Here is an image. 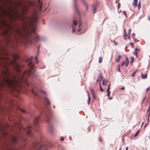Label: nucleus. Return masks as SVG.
<instances>
[{"mask_svg":"<svg viewBox=\"0 0 150 150\" xmlns=\"http://www.w3.org/2000/svg\"><path fill=\"white\" fill-rule=\"evenodd\" d=\"M121 56L120 55H118L116 59L115 60L117 62H120L121 58Z\"/></svg>","mask_w":150,"mask_h":150,"instance_id":"18","label":"nucleus"},{"mask_svg":"<svg viewBox=\"0 0 150 150\" xmlns=\"http://www.w3.org/2000/svg\"><path fill=\"white\" fill-rule=\"evenodd\" d=\"M87 92L88 96V100L87 101V103L88 105H89L90 104V100H91V97L89 95L88 91H87Z\"/></svg>","mask_w":150,"mask_h":150,"instance_id":"17","label":"nucleus"},{"mask_svg":"<svg viewBox=\"0 0 150 150\" xmlns=\"http://www.w3.org/2000/svg\"><path fill=\"white\" fill-rule=\"evenodd\" d=\"M92 96H93V97L94 98H95V99H96V96H95V94H93L92 95Z\"/></svg>","mask_w":150,"mask_h":150,"instance_id":"38","label":"nucleus"},{"mask_svg":"<svg viewBox=\"0 0 150 150\" xmlns=\"http://www.w3.org/2000/svg\"><path fill=\"white\" fill-rule=\"evenodd\" d=\"M131 63H132L134 61V58L133 57H131Z\"/></svg>","mask_w":150,"mask_h":150,"instance_id":"28","label":"nucleus"},{"mask_svg":"<svg viewBox=\"0 0 150 150\" xmlns=\"http://www.w3.org/2000/svg\"><path fill=\"white\" fill-rule=\"evenodd\" d=\"M99 141L101 142H102V141L101 140V138L100 137H99Z\"/></svg>","mask_w":150,"mask_h":150,"instance_id":"43","label":"nucleus"},{"mask_svg":"<svg viewBox=\"0 0 150 150\" xmlns=\"http://www.w3.org/2000/svg\"><path fill=\"white\" fill-rule=\"evenodd\" d=\"M21 111L22 112H25V111L24 110H22V109H21Z\"/></svg>","mask_w":150,"mask_h":150,"instance_id":"50","label":"nucleus"},{"mask_svg":"<svg viewBox=\"0 0 150 150\" xmlns=\"http://www.w3.org/2000/svg\"><path fill=\"white\" fill-rule=\"evenodd\" d=\"M64 138L63 137H61V140L62 141H64Z\"/></svg>","mask_w":150,"mask_h":150,"instance_id":"41","label":"nucleus"},{"mask_svg":"<svg viewBox=\"0 0 150 150\" xmlns=\"http://www.w3.org/2000/svg\"><path fill=\"white\" fill-rule=\"evenodd\" d=\"M22 19L26 24H29L31 25H33L37 20V17L35 15H32L31 17L24 16Z\"/></svg>","mask_w":150,"mask_h":150,"instance_id":"4","label":"nucleus"},{"mask_svg":"<svg viewBox=\"0 0 150 150\" xmlns=\"http://www.w3.org/2000/svg\"><path fill=\"white\" fill-rule=\"evenodd\" d=\"M123 13L124 14V15H125V16L126 17L127 16V14H126L125 11H123Z\"/></svg>","mask_w":150,"mask_h":150,"instance_id":"39","label":"nucleus"},{"mask_svg":"<svg viewBox=\"0 0 150 150\" xmlns=\"http://www.w3.org/2000/svg\"><path fill=\"white\" fill-rule=\"evenodd\" d=\"M74 0V2L75 3V2H76V0ZM74 8H75V9H76V4H75V5L74 6Z\"/></svg>","mask_w":150,"mask_h":150,"instance_id":"40","label":"nucleus"},{"mask_svg":"<svg viewBox=\"0 0 150 150\" xmlns=\"http://www.w3.org/2000/svg\"><path fill=\"white\" fill-rule=\"evenodd\" d=\"M81 23H80V24H79V29H78V32H80V31H81V28H80L81 27Z\"/></svg>","mask_w":150,"mask_h":150,"instance_id":"27","label":"nucleus"},{"mask_svg":"<svg viewBox=\"0 0 150 150\" xmlns=\"http://www.w3.org/2000/svg\"><path fill=\"white\" fill-rule=\"evenodd\" d=\"M42 93H45V91H42Z\"/></svg>","mask_w":150,"mask_h":150,"instance_id":"59","label":"nucleus"},{"mask_svg":"<svg viewBox=\"0 0 150 150\" xmlns=\"http://www.w3.org/2000/svg\"><path fill=\"white\" fill-rule=\"evenodd\" d=\"M38 5L40 7V11H41L42 8V3L40 2V0H38Z\"/></svg>","mask_w":150,"mask_h":150,"instance_id":"14","label":"nucleus"},{"mask_svg":"<svg viewBox=\"0 0 150 150\" xmlns=\"http://www.w3.org/2000/svg\"><path fill=\"white\" fill-rule=\"evenodd\" d=\"M133 53H134V54H135V55L136 56V57L137 58L138 57V52H135Z\"/></svg>","mask_w":150,"mask_h":150,"instance_id":"34","label":"nucleus"},{"mask_svg":"<svg viewBox=\"0 0 150 150\" xmlns=\"http://www.w3.org/2000/svg\"><path fill=\"white\" fill-rule=\"evenodd\" d=\"M138 1V0H134V1L132 2V4L135 7L137 6Z\"/></svg>","mask_w":150,"mask_h":150,"instance_id":"16","label":"nucleus"},{"mask_svg":"<svg viewBox=\"0 0 150 150\" xmlns=\"http://www.w3.org/2000/svg\"><path fill=\"white\" fill-rule=\"evenodd\" d=\"M110 93H108L107 96L108 97H109L110 96Z\"/></svg>","mask_w":150,"mask_h":150,"instance_id":"47","label":"nucleus"},{"mask_svg":"<svg viewBox=\"0 0 150 150\" xmlns=\"http://www.w3.org/2000/svg\"><path fill=\"white\" fill-rule=\"evenodd\" d=\"M35 59L36 60V63H38V62L37 60L38 57L37 56H36L35 57Z\"/></svg>","mask_w":150,"mask_h":150,"instance_id":"36","label":"nucleus"},{"mask_svg":"<svg viewBox=\"0 0 150 150\" xmlns=\"http://www.w3.org/2000/svg\"><path fill=\"white\" fill-rule=\"evenodd\" d=\"M143 123H143H142V125Z\"/></svg>","mask_w":150,"mask_h":150,"instance_id":"60","label":"nucleus"},{"mask_svg":"<svg viewBox=\"0 0 150 150\" xmlns=\"http://www.w3.org/2000/svg\"><path fill=\"white\" fill-rule=\"evenodd\" d=\"M120 6H121L120 4V3H119L117 4V8H118V9H119L120 8Z\"/></svg>","mask_w":150,"mask_h":150,"instance_id":"33","label":"nucleus"},{"mask_svg":"<svg viewBox=\"0 0 150 150\" xmlns=\"http://www.w3.org/2000/svg\"><path fill=\"white\" fill-rule=\"evenodd\" d=\"M49 117H47L46 118V120L47 122H49Z\"/></svg>","mask_w":150,"mask_h":150,"instance_id":"44","label":"nucleus"},{"mask_svg":"<svg viewBox=\"0 0 150 150\" xmlns=\"http://www.w3.org/2000/svg\"><path fill=\"white\" fill-rule=\"evenodd\" d=\"M8 11L9 12H11L15 13L16 16V17H15V18H16V19L18 18L21 17V16L19 13L18 12L14 11L12 8L8 9ZM9 16L10 17V18H11L12 19H13L15 18L14 16L10 14H9Z\"/></svg>","mask_w":150,"mask_h":150,"instance_id":"7","label":"nucleus"},{"mask_svg":"<svg viewBox=\"0 0 150 150\" xmlns=\"http://www.w3.org/2000/svg\"><path fill=\"white\" fill-rule=\"evenodd\" d=\"M75 31V29H73V30H72V32H74Z\"/></svg>","mask_w":150,"mask_h":150,"instance_id":"52","label":"nucleus"},{"mask_svg":"<svg viewBox=\"0 0 150 150\" xmlns=\"http://www.w3.org/2000/svg\"><path fill=\"white\" fill-rule=\"evenodd\" d=\"M149 90V87L148 88H147V89H146V92H147Z\"/></svg>","mask_w":150,"mask_h":150,"instance_id":"46","label":"nucleus"},{"mask_svg":"<svg viewBox=\"0 0 150 150\" xmlns=\"http://www.w3.org/2000/svg\"><path fill=\"white\" fill-rule=\"evenodd\" d=\"M40 115L39 116H37L36 118H35L34 121L33 122V125L35 127V129H36V127H35L37 125V124L38 123V121L39 118L40 117Z\"/></svg>","mask_w":150,"mask_h":150,"instance_id":"9","label":"nucleus"},{"mask_svg":"<svg viewBox=\"0 0 150 150\" xmlns=\"http://www.w3.org/2000/svg\"><path fill=\"white\" fill-rule=\"evenodd\" d=\"M110 83H109L108 86H109V88L110 89Z\"/></svg>","mask_w":150,"mask_h":150,"instance_id":"58","label":"nucleus"},{"mask_svg":"<svg viewBox=\"0 0 150 150\" xmlns=\"http://www.w3.org/2000/svg\"><path fill=\"white\" fill-rule=\"evenodd\" d=\"M119 150H121L120 149H119Z\"/></svg>","mask_w":150,"mask_h":150,"instance_id":"61","label":"nucleus"},{"mask_svg":"<svg viewBox=\"0 0 150 150\" xmlns=\"http://www.w3.org/2000/svg\"><path fill=\"white\" fill-rule=\"evenodd\" d=\"M109 99L110 100L112 99V98L110 97V98H109Z\"/></svg>","mask_w":150,"mask_h":150,"instance_id":"57","label":"nucleus"},{"mask_svg":"<svg viewBox=\"0 0 150 150\" xmlns=\"http://www.w3.org/2000/svg\"><path fill=\"white\" fill-rule=\"evenodd\" d=\"M128 147H127L126 148V150H128Z\"/></svg>","mask_w":150,"mask_h":150,"instance_id":"54","label":"nucleus"},{"mask_svg":"<svg viewBox=\"0 0 150 150\" xmlns=\"http://www.w3.org/2000/svg\"><path fill=\"white\" fill-rule=\"evenodd\" d=\"M3 25L6 27L11 29L13 31V34L15 37V42H18L20 41L21 43L26 44L27 43H32L33 40H37L39 37L35 34V29H32V33L34 34L33 35L31 33H27L25 32H22L21 29L18 28H13V27L10 26L9 25L7 24L5 22H3Z\"/></svg>","mask_w":150,"mask_h":150,"instance_id":"2","label":"nucleus"},{"mask_svg":"<svg viewBox=\"0 0 150 150\" xmlns=\"http://www.w3.org/2000/svg\"><path fill=\"white\" fill-rule=\"evenodd\" d=\"M84 4L86 8V10H87L88 9V6H87V4L84 1V0H81Z\"/></svg>","mask_w":150,"mask_h":150,"instance_id":"20","label":"nucleus"},{"mask_svg":"<svg viewBox=\"0 0 150 150\" xmlns=\"http://www.w3.org/2000/svg\"><path fill=\"white\" fill-rule=\"evenodd\" d=\"M131 29H129L128 30V33L129 35H130V34L131 33Z\"/></svg>","mask_w":150,"mask_h":150,"instance_id":"35","label":"nucleus"},{"mask_svg":"<svg viewBox=\"0 0 150 150\" xmlns=\"http://www.w3.org/2000/svg\"><path fill=\"white\" fill-rule=\"evenodd\" d=\"M6 34H8V30H6Z\"/></svg>","mask_w":150,"mask_h":150,"instance_id":"55","label":"nucleus"},{"mask_svg":"<svg viewBox=\"0 0 150 150\" xmlns=\"http://www.w3.org/2000/svg\"><path fill=\"white\" fill-rule=\"evenodd\" d=\"M137 71V70L134 72L132 75V76L133 77L135 76V74Z\"/></svg>","mask_w":150,"mask_h":150,"instance_id":"32","label":"nucleus"},{"mask_svg":"<svg viewBox=\"0 0 150 150\" xmlns=\"http://www.w3.org/2000/svg\"><path fill=\"white\" fill-rule=\"evenodd\" d=\"M32 92L34 94L35 96L37 95V94L33 90H32Z\"/></svg>","mask_w":150,"mask_h":150,"instance_id":"37","label":"nucleus"},{"mask_svg":"<svg viewBox=\"0 0 150 150\" xmlns=\"http://www.w3.org/2000/svg\"><path fill=\"white\" fill-rule=\"evenodd\" d=\"M99 86H100V91L101 92H102L103 91V88H102L101 86V83H99Z\"/></svg>","mask_w":150,"mask_h":150,"instance_id":"23","label":"nucleus"},{"mask_svg":"<svg viewBox=\"0 0 150 150\" xmlns=\"http://www.w3.org/2000/svg\"><path fill=\"white\" fill-rule=\"evenodd\" d=\"M77 21H76V20H74V25H77Z\"/></svg>","mask_w":150,"mask_h":150,"instance_id":"31","label":"nucleus"},{"mask_svg":"<svg viewBox=\"0 0 150 150\" xmlns=\"http://www.w3.org/2000/svg\"><path fill=\"white\" fill-rule=\"evenodd\" d=\"M93 12L94 13H95L96 12V8L95 6H93Z\"/></svg>","mask_w":150,"mask_h":150,"instance_id":"21","label":"nucleus"},{"mask_svg":"<svg viewBox=\"0 0 150 150\" xmlns=\"http://www.w3.org/2000/svg\"><path fill=\"white\" fill-rule=\"evenodd\" d=\"M103 79L102 75L101 73H100L99 76L98 77L97 79L96 80L97 82H100Z\"/></svg>","mask_w":150,"mask_h":150,"instance_id":"12","label":"nucleus"},{"mask_svg":"<svg viewBox=\"0 0 150 150\" xmlns=\"http://www.w3.org/2000/svg\"><path fill=\"white\" fill-rule=\"evenodd\" d=\"M148 19L150 21V17H148Z\"/></svg>","mask_w":150,"mask_h":150,"instance_id":"53","label":"nucleus"},{"mask_svg":"<svg viewBox=\"0 0 150 150\" xmlns=\"http://www.w3.org/2000/svg\"><path fill=\"white\" fill-rule=\"evenodd\" d=\"M103 60V58L102 57H100L99 59V63H101L102 62Z\"/></svg>","mask_w":150,"mask_h":150,"instance_id":"24","label":"nucleus"},{"mask_svg":"<svg viewBox=\"0 0 150 150\" xmlns=\"http://www.w3.org/2000/svg\"><path fill=\"white\" fill-rule=\"evenodd\" d=\"M125 89V88L124 87H122L121 88V89Z\"/></svg>","mask_w":150,"mask_h":150,"instance_id":"56","label":"nucleus"},{"mask_svg":"<svg viewBox=\"0 0 150 150\" xmlns=\"http://www.w3.org/2000/svg\"><path fill=\"white\" fill-rule=\"evenodd\" d=\"M113 42L115 43V45H116L117 44V43L115 41H113Z\"/></svg>","mask_w":150,"mask_h":150,"instance_id":"45","label":"nucleus"},{"mask_svg":"<svg viewBox=\"0 0 150 150\" xmlns=\"http://www.w3.org/2000/svg\"><path fill=\"white\" fill-rule=\"evenodd\" d=\"M120 66L119 65L118 67V69H117V71L119 72H120Z\"/></svg>","mask_w":150,"mask_h":150,"instance_id":"42","label":"nucleus"},{"mask_svg":"<svg viewBox=\"0 0 150 150\" xmlns=\"http://www.w3.org/2000/svg\"><path fill=\"white\" fill-rule=\"evenodd\" d=\"M48 143L45 144L43 143H39L38 142L33 143L31 147L29 149V150H46L49 148Z\"/></svg>","mask_w":150,"mask_h":150,"instance_id":"3","label":"nucleus"},{"mask_svg":"<svg viewBox=\"0 0 150 150\" xmlns=\"http://www.w3.org/2000/svg\"><path fill=\"white\" fill-rule=\"evenodd\" d=\"M110 89L109 88V86H108L107 90V93H110L111 92L110 91Z\"/></svg>","mask_w":150,"mask_h":150,"instance_id":"29","label":"nucleus"},{"mask_svg":"<svg viewBox=\"0 0 150 150\" xmlns=\"http://www.w3.org/2000/svg\"><path fill=\"white\" fill-rule=\"evenodd\" d=\"M31 127L30 126L29 127H27L26 129H24V130L25 132H26V134L27 135H31L32 133L31 132V131L30 129L28 130V128Z\"/></svg>","mask_w":150,"mask_h":150,"instance_id":"11","label":"nucleus"},{"mask_svg":"<svg viewBox=\"0 0 150 150\" xmlns=\"http://www.w3.org/2000/svg\"><path fill=\"white\" fill-rule=\"evenodd\" d=\"M135 52H136V51H139V49H137V48H135Z\"/></svg>","mask_w":150,"mask_h":150,"instance_id":"48","label":"nucleus"},{"mask_svg":"<svg viewBox=\"0 0 150 150\" xmlns=\"http://www.w3.org/2000/svg\"><path fill=\"white\" fill-rule=\"evenodd\" d=\"M147 73H146L144 75H143L142 73V74L141 77L143 79H146L147 77Z\"/></svg>","mask_w":150,"mask_h":150,"instance_id":"19","label":"nucleus"},{"mask_svg":"<svg viewBox=\"0 0 150 150\" xmlns=\"http://www.w3.org/2000/svg\"><path fill=\"white\" fill-rule=\"evenodd\" d=\"M149 112V115H148V120L149 119V116L150 115V105H149V109L147 110V112Z\"/></svg>","mask_w":150,"mask_h":150,"instance_id":"25","label":"nucleus"},{"mask_svg":"<svg viewBox=\"0 0 150 150\" xmlns=\"http://www.w3.org/2000/svg\"><path fill=\"white\" fill-rule=\"evenodd\" d=\"M138 134L137 133H136L134 135V137H136V136H137V135H138Z\"/></svg>","mask_w":150,"mask_h":150,"instance_id":"49","label":"nucleus"},{"mask_svg":"<svg viewBox=\"0 0 150 150\" xmlns=\"http://www.w3.org/2000/svg\"><path fill=\"white\" fill-rule=\"evenodd\" d=\"M13 59L8 61L5 63V70L2 72V77L0 79V90H8L10 91L16 90L17 88H21L23 86H28L27 78L31 74L33 77L37 76L34 70V65L32 61V57L28 58L26 62L28 63L29 69L25 71L20 74L21 66L16 61L19 56L13 54Z\"/></svg>","mask_w":150,"mask_h":150,"instance_id":"1","label":"nucleus"},{"mask_svg":"<svg viewBox=\"0 0 150 150\" xmlns=\"http://www.w3.org/2000/svg\"><path fill=\"white\" fill-rule=\"evenodd\" d=\"M15 5L17 6H22V12L23 15L25 14V12L28 10V8L27 6L25 5H23V2L21 1H18L17 3H15Z\"/></svg>","mask_w":150,"mask_h":150,"instance_id":"6","label":"nucleus"},{"mask_svg":"<svg viewBox=\"0 0 150 150\" xmlns=\"http://www.w3.org/2000/svg\"><path fill=\"white\" fill-rule=\"evenodd\" d=\"M126 58V61H123L122 62V64H121V66H123L124 64H125V66L126 67H127L128 66L129 63V61L128 60V57H125Z\"/></svg>","mask_w":150,"mask_h":150,"instance_id":"8","label":"nucleus"},{"mask_svg":"<svg viewBox=\"0 0 150 150\" xmlns=\"http://www.w3.org/2000/svg\"><path fill=\"white\" fill-rule=\"evenodd\" d=\"M2 150H18V149L14 147H9L6 146Z\"/></svg>","mask_w":150,"mask_h":150,"instance_id":"10","label":"nucleus"},{"mask_svg":"<svg viewBox=\"0 0 150 150\" xmlns=\"http://www.w3.org/2000/svg\"><path fill=\"white\" fill-rule=\"evenodd\" d=\"M124 38L126 40L130 39V35H127L126 34L125 30Z\"/></svg>","mask_w":150,"mask_h":150,"instance_id":"13","label":"nucleus"},{"mask_svg":"<svg viewBox=\"0 0 150 150\" xmlns=\"http://www.w3.org/2000/svg\"><path fill=\"white\" fill-rule=\"evenodd\" d=\"M139 129L137 131V132H136V133H137V134H138V133H139Z\"/></svg>","mask_w":150,"mask_h":150,"instance_id":"51","label":"nucleus"},{"mask_svg":"<svg viewBox=\"0 0 150 150\" xmlns=\"http://www.w3.org/2000/svg\"><path fill=\"white\" fill-rule=\"evenodd\" d=\"M90 91H91V93L92 95L95 94L94 93V90L93 89H90Z\"/></svg>","mask_w":150,"mask_h":150,"instance_id":"26","label":"nucleus"},{"mask_svg":"<svg viewBox=\"0 0 150 150\" xmlns=\"http://www.w3.org/2000/svg\"><path fill=\"white\" fill-rule=\"evenodd\" d=\"M44 99L47 105H50L51 104V103L49 100L48 99L47 97H45L44 98Z\"/></svg>","mask_w":150,"mask_h":150,"instance_id":"15","label":"nucleus"},{"mask_svg":"<svg viewBox=\"0 0 150 150\" xmlns=\"http://www.w3.org/2000/svg\"><path fill=\"white\" fill-rule=\"evenodd\" d=\"M19 139L21 140V141H23L24 142L23 144L24 145L26 144V140L25 138H23L22 136L20 138L12 136L11 137V140L13 143L18 142Z\"/></svg>","mask_w":150,"mask_h":150,"instance_id":"5","label":"nucleus"},{"mask_svg":"<svg viewBox=\"0 0 150 150\" xmlns=\"http://www.w3.org/2000/svg\"><path fill=\"white\" fill-rule=\"evenodd\" d=\"M108 81H107L105 80H104L103 82V84L104 85H107V84Z\"/></svg>","mask_w":150,"mask_h":150,"instance_id":"22","label":"nucleus"},{"mask_svg":"<svg viewBox=\"0 0 150 150\" xmlns=\"http://www.w3.org/2000/svg\"><path fill=\"white\" fill-rule=\"evenodd\" d=\"M141 6V2L140 1H139V3L138 5V9H139Z\"/></svg>","mask_w":150,"mask_h":150,"instance_id":"30","label":"nucleus"}]
</instances>
